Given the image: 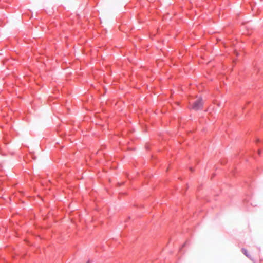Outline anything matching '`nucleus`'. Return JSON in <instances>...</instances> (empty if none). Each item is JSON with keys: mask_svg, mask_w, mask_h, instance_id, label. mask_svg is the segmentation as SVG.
I'll return each instance as SVG.
<instances>
[{"mask_svg": "<svg viewBox=\"0 0 263 263\" xmlns=\"http://www.w3.org/2000/svg\"><path fill=\"white\" fill-rule=\"evenodd\" d=\"M203 106V101L201 98H199L193 104L192 109L197 110L202 108Z\"/></svg>", "mask_w": 263, "mask_h": 263, "instance_id": "1", "label": "nucleus"}, {"mask_svg": "<svg viewBox=\"0 0 263 263\" xmlns=\"http://www.w3.org/2000/svg\"><path fill=\"white\" fill-rule=\"evenodd\" d=\"M242 252L243 253V254H244L245 255H246V256H247V257H250V256H249V254H248V251H247V250H246V249H242Z\"/></svg>", "mask_w": 263, "mask_h": 263, "instance_id": "2", "label": "nucleus"}, {"mask_svg": "<svg viewBox=\"0 0 263 263\" xmlns=\"http://www.w3.org/2000/svg\"><path fill=\"white\" fill-rule=\"evenodd\" d=\"M189 170L191 172H194V168L193 167H189Z\"/></svg>", "mask_w": 263, "mask_h": 263, "instance_id": "3", "label": "nucleus"}, {"mask_svg": "<svg viewBox=\"0 0 263 263\" xmlns=\"http://www.w3.org/2000/svg\"><path fill=\"white\" fill-rule=\"evenodd\" d=\"M260 151H258V153L260 154Z\"/></svg>", "mask_w": 263, "mask_h": 263, "instance_id": "4", "label": "nucleus"}, {"mask_svg": "<svg viewBox=\"0 0 263 263\" xmlns=\"http://www.w3.org/2000/svg\"><path fill=\"white\" fill-rule=\"evenodd\" d=\"M86 263H89V261H87Z\"/></svg>", "mask_w": 263, "mask_h": 263, "instance_id": "5", "label": "nucleus"}]
</instances>
